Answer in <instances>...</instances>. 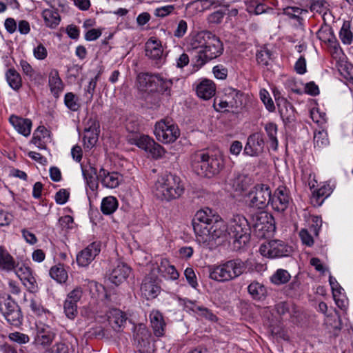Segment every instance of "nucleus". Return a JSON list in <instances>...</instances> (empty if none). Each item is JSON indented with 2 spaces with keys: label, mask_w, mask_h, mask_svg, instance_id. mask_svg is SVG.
Here are the masks:
<instances>
[{
  "label": "nucleus",
  "mask_w": 353,
  "mask_h": 353,
  "mask_svg": "<svg viewBox=\"0 0 353 353\" xmlns=\"http://www.w3.org/2000/svg\"><path fill=\"white\" fill-rule=\"evenodd\" d=\"M191 165L196 174L210 178L221 172L224 162L221 154L199 150L191 156Z\"/></svg>",
  "instance_id": "obj_1"
},
{
  "label": "nucleus",
  "mask_w": 353,
  "mask_h": 353,
  "mask_svg": "<svg viewBox=\"0 0 353 353\" xmlns=\"http://www.w3.org/2000/svg\"><path fill=\"white\" fill-rule=\"evenodd\" d=\"M184 191L185 188L181 179L175 174L167 172L158 176L153 187L154 195L157 199L168 202L180 198Z\"/></svg>",
  "instance_id": "obj_2"
},
{
  "label": "nucleus",
  "mask_w": 353,
  "mask_h": 353,
  "mask_svg": "<svg viewBox=\"0 0 353 353\" xmlns=\"http://www.w3.org/2000/svg\"><path fill=\"white\" fill-rule=\"evenodd\" d=\"M248 261L236 258L209 268V276L219 282L234 280L247 272Z\"/></svg>",
  "instance_id": "obj_3"
},
{
  "label": "nucleus",
  "mask_w": 353,
  "mask_h": 353,
  "mask_svg": "<svg viewBox=\"0 0 353 353\" xmlns=\"http://www.w3.org/2000/svg\"><path fill=\"white\" fill-rule=\"evenodd\" d=\"M229 239H233L235 250L245 248L250 241L251 226L246 218L241 214L232 216L227 223Z\"/></svg>",
  "instance_id": "obj_4"
},
{
  "label": "nucleus",
  "mask_w": 353,
  "mask_h": 353,
  "mask_svg": "<svg viewBox=\"0 0 353 353\" xmlns=\"http://www.w3.org/2000/svg\"><path fill=\"white\" fill-rule=\"evenodd\" d=\"M245 104V97L244 94L236 89L231 87L224 89V99H216L214 100V105L217 111H234L241 110Z\"/></svg>",
  "instance_id": "obj_5"
},
{
  "label": "nucleus",
  "mask_w": 353,
  "mask_h": 353,
  "mask_svg": "<svg viewBox=\"0 0 353 353\" xmlns=\"http://www.w3.org/2000/svg\"><path fill=\"white\" fill-rule=\"evenodd\" d=\"M223 52V45L218 37L211 34L205 45L203 50L194 56V64L201 68L209 61L220 57Z\"/></svg>",
  "instance_id": "obj_6"
},
{
  "label": "nucleus",
  "mask_w": 353,
  "mask_h": 353,
  "mask_svg": "<svg viewBox=\"0 0 353 353\" xmlns=\"http://www.w3.org/2000/svg\"><path fill=\"white\" fill-rule=\"evenodd\" d=\"M252 227L254 234L259 239L269 238L276 230L274 217L265 211L252 215Z\"/></svg>",
  "instance_id": "obj_7"
},
{
  "label": "nucleus",
  "mask_w": 353,
  "mask_h": 353,
  "mask_svg": "<svg viewBox=\"0 0 353 353\" xmlns=\"http://www.w3.org/2000/svg\"><path fill=\"white\" fill-rule=\"evenodd\" d=\"M154 134L159 141L170 143L174 142L180 136V130L171 119L166 118L155 124Z\"/></svg>",
  "instance_id": "obj_8"
},
{
  "label": "nucleus",
  "mask_w": 353,
  "mask_h": 353,
  "mask_svg": "<svg viewBox=\"0 0 353 353\" xmlns=\"http://www.w3.org/2000/svg\"><path fill=\"white\" fill-rule=\"evenodd\" d=\"M262 256L274 259L288 256L292 252V248L281 240H271L262 243L259 248Z\"/></svg>",
  "instance_id": "obj_9"
},
{
  "label": "nucleus",
  "mask_w": 353,
  "mask_h": 353,
  "mask_svg": "<svg viewBox=\"0 0 353 353\" xmlns=\"http://www.w3.org/2000/svg\"><path fill=\"white\" fill-rule=\"evenodd\" d=\"M219 218V216L214 214L209 208L197 211L192 220L193 229L196 237L201 234L205 236V234L208 232L207 228Z\"/></svg>",
  "instance_id": "obj_10"
},
{
  "label": "nucleus",
  "mask_w": 353,
  "mask_h": 353,
  "mask_svg": "<svg viewBox=\"0 0 353 353\" xmlns=\"http://www.w3.org/2000/svg\"><path fill=\"white\" fill-rule=\"evenodd\" d=\"M250 205L257 209H265L271 201V190L266 184H257L249 193Z\"/></svg>",
  "instance_id": "obj_11"
},
{
  "label": "nucleus",
  "mask_w": 353,
  "mask_h": 353,
  "mask_svg": "<svg viewBox=\"0 0 353 353\" xmlns=\"http://www.w3.org/2000/svg\"><path fill=\"white\" fill-rule=\"evenodd\" d=\"M205 236L201 234L197 238L200 242L206 243L210 242L217 239H225V240H230L229 239V233L228 230V225L220 217L216 219L214 223L207 228Z\"/></svg>",
  "instance_id": "obj_12"
},
{
  "label": "nucleus",
  "mask_w": 353,
  "mask_h": 353,
  "mask_svg": "<svg viewBox=\"0 0 353 353\" xmlns=\"http://www.w3.org/2000/svg\"><path fill=\"white\" fill-rule=\"evenodd\" d=\"M0 310L10 325L19 327L22 324L23 315L21 309L10 296L0 307Z\"/></svg>",
  "instance_id": "obj_13"
},
{
  "label": "nucleus",
  "mask_w": 353,
  "mask_h": 353,
  "mask_svg": "<svg viewBox=\"0 0 353 353\" xmlns=\"http://www.w3.org/2000/svg\"><path fill=\"white\" fill-rule=\"evenodd\" d=\"M141 296L146 299L156 298L161 292V287L157 275L150 273L143 279L140 288Z\"/></svg>",
  "instance_id": "obj_14"
},
{
  "label": "nucleus",
  "mask_w": 353,
  "mask_h": 353,
  "mask_svg": "<svg viewBox=\"0 0 353 353\" xmlns=\"http://www.w3.org/2000/svg\"><path fill=\"white\" fill-rule=\"evenodd\" d=\"M265 141L263 136L260 132L250 134L247 139L243 153L250 157H258L264 150Z\"/></svg>",
  "instance_id": "obj_15"
},
{
  "label": "nucleus",
  "mask_w": 353,
  "mask_h": 353,
  "mask_svg": "<svg viewBox=\"0 0 353 353\" xmlns=\"http://www.w3.org/2000/svg\"><path fill=\"white\" fill-rule=\"evenodd\" d=\"M275 100L278 106L280 117L284 124H291L296 120L295 109L294 106L284 97H277L274 91Z\"/></svg>",
  "instance_id": "obj_16"
},
{
  "label": "nucleus",
  "mask_w": 353,
  "mask_h": 353,
  "mask_svg": "<svg viewBox=\"0 0 353 353\" xmlns=\"http://www.w3.org/2000/svg\"><path fill=\"white\" fill-rule=\"evenodd\" d=\"M101 243L94 241L89 244L77 255V262L79 266H88L100 253Z\"/></svg>",
  "instance_id": "obj_17"
},
{
  "label": "nucleus",
  "mask_w": 353,
  "mask_h": 353,
  "mask_svg": "<svg viewBox=\"0 0 353 353\" xmlns=\"http://www.w3.org/2000/svg\"><path fill=\"white\" fill-rule=\"evenodd\" d=\"M289 191L285 186H279L271 194L270 204L272 208L278 212L285 211L289 205Z\"/></svg>",
  "instance_id": "obj_18"
},
{
  "label": "nucleus",
  "mask_w": 353,
  "mask_h": 353,
  "mask_svg": "<svg viewBox=\"0 0 353 353\" xmlns=\"http://www.w3.org/2000/svg\"><path fill=\"white\" fill-rule=\"evenodd\" d=\"M145 55L155 61L157 68L163 64V49L161 43L157 39L150 38L145 43Z\"/></svg>",
  "instance_id": "obj_19"
},
{
  "label": "nucleus",
  "mask_w": 353,
  "mask_h": 353,
  "mask_svg": "<svg viewBox=\"0 0 353 353\" xmlns=\"http://www.w3.org/2000/svg\"><path fill=\"white\" fill-rule=\"evenodd\" d=\"M131 272L130 268L123 262H118L108 274V279L116 285L124 282Z\"/></svg>",
  "instance_id": "obj_20"
},
{
  "label": "nucleus",
  "mask_w": 353,
  "mask_h": 353,
  "mask_svg": "<svg viewBox=\"0 0 353 353\" xmlns=\"http://www.w3.org/2000/svg\"><path fill=\"white\" fill-rule=\"evenodd\" d=\"M160 74H152L149 72L140 73L137 76V81L139 85L143 89L150 90V91H157L159 90Z\"/></svg>",
  "instance_id": "obj_21"
},
{
  "label": "nucleus",
  "mask_w": 353,
  "mask_h": 353,
  "mask_svg": "<svg viewBox=\"0 0 353 353\" xmlns=\"http://www.w3.org/2000/svg\"><path fill=\"white\" fill-rule=\"evenodd\" d=\"M134 341L137 343L139 351L144 353L145 349L150 346V333L146 326L139 324L134 328Z\"/></svg>",
  "instance_id": "obj_22"
},
{
  "label": "nucleus",
  "mask_w": 353,
  "mask_h": 353,
  "mask_svg": "<svg viewBox=\"0 0 353 353\" xmlns=\"http://www.w3.org/2000/svg\"><path fill=\"white\" fill-rule=\"evenodd\" d=\"M149 318L154 334L157 337L164 336L166 323L163 314L159 310H152L149 315Z\"/></svg>",
  "instance_id": "obj_23"
},
{
  "label": "nucleus",
  "mask_w": 353,
  "mask_h": 353,
  "mask_svg": "<svg viewBox=\"0 0 353 353\" xmlns=\"http://www.w3.org/2000/svg\"><path fill=\"white\" fill-rule=\"evenodd\" d=\"M55 337V333L52 329L46 325H41L37 326V336L35 338V343L43 347L49 346Z\"/></svg>",
  "instance_id": "obj_24"
},
{
  "label": "nucleus",
  "mask_w": 353,
  "mask_h": 353,
  "mask_svg": "<svg viewBox=\"0 0 353 353\" xmlns=\"http://www.w3.org/2000/svg\"><path fill=\"white\" fill-rule=\"evenodd\" d=\"M196 92L199 97L204 100H208L214 96L216 85L213 81L204 79L197 84Z\"/></svg>",
  "instance_id": "obj_25"
},
{
  "label": "nucleus",
  "mask_w": 353,
  "mask_h": 353,
  "mask_svg": "<svg viewBox=\"0 0 353 353\" xmlns=\"http://www.w3.org/2000/svg\"><path fill=\"white\" fill-rule=\"evenodd\" d=\"M48 85L52 94L55 98H59L63 90V83L59 77V71L57 69H52L49 72Z\"/></svg>",
  "instance_id": "obj_26"
},
{
  "label": "nucleus",
  "mask_w": 353,
  "mask_h": 353,
  "mask_svg": "<svg viewBox=\"0 0 353 353\" xmlns=\"http://www.w3.org/2000/svg\"><path fill=\"white\" fill-rule=\"evenodd\" d=\"M9 121L19 134L24 137H28L30 134L32 128V121L30 119L12 115Z\"/></svg>",
  "instance_id": "obj_27"
},
{
  "label": "nucleus",
  "mask_w": 353,
  "mask_h": 353,
  "mask_svg": "<svg viewBox=\"0 0 353 353\" xmlns=\"http://www.w3.org/2000/svg\"><path fill=\"white\" fill-rule=\"evenodd\" d=\"M99 179L102 185L108 188H115L120 183V176L118 172H110L103 168L99 170Z\"/></svg>",
  "instance_id": "obj_28"
},
{
  "label": "nucleus",
  "mask_w": 353,
  "mask_h": 353,
  "mask_svg": "<svg viewBox=\"0 0 353 353\" xmlns=\"http://www.w3.org/2000/svg\"><path fill=\"white\" fill-rule=\"evenodd\" d=\"M212 32L209 31H202L192 36L188 44V50H196V54L199 51L203 50L207 39H209Z\"/></svg>",
  "instance_id": "obj_29"
},
{
  "label": "nucleus",
  "mask_w": 353,
  "mask_h": 353,
  "mask_svg": "<svg viewBox=\"0 0 353 353\" xmlns=\"http://www.w3.org/2000/svg\"><path fill=\"white\" fill-rule=\"evenodd\" d=\"M50 141V132L44 126H39L33 134L32 143L40 150H43L46 149V143Z\"/></svg>",
  "instance_id": "obj_30"
},
{
  "label": "nucleus",
  "mask_w": 353,
  "mask_h": 353,
  "mask_svg": "<svg viewBox=\"0 0 353 353\" xmlns=\"http://www.w3.org/2000/svg\"><path fill=\"white\" fill-rule=\"evenodd\" d=\"M82 174L87 185L92 191H95L99 187V174L95 168L90 166L89 169L82 168Z\"/></svg>",
  "instance_id": "obj_31"
},
{
  "label": "nucleus",
  "mask_w": 353,
  "mask_h": 353,
  "mask_svg": "<svg viewBox=\"0 0 353 353\" xmlns=\"http://www.w3.org/2000/svg\"><path fill=\"white\" fill-rule=\"evenodd\" d=\"M128 140L130 143L135 145L139 148L144 150L146 152L148 150V148L151 147L152 143H153L154 141V139H152L148 135H141L138 134H134L128 136Z\"/></svg>",
  "instance_id": "obj_32"
},
{
  "label": "nucleus",
  "mask_w": 353,
  "mask_h": 353,
  "mask_svg": "<svg viewBox=\"0 0 353 353\" xmlns=\"http://www.w3.org/2000/svg\"><path fill=\"white\" fill-rule=\"evenodd\" d=\"M110 323L114 330L119 331L126 322L125 314L119 309H113L108 316Z\"/></svg>",
  "instance_id": "obj_33"
},
{
  "label": "nucleus",
  "mask_w": 353,
  "mask_h": 353,
  "mask_svg": "<svg viewBox=\"0 0 353 353\" xmlns=\"http://www.w3.org/2000/svg\"><path fill=\"white\" fill-rule=\"evenodd\" d=\"M248 291L252 299L256 301L265 299L268 294L265 285L257 281L252 282L248 287Z\"/></svg>",
  "instance_id": "obj_34"
},
{
  "label": "nucleus",
  "mask_w": 353,
  "mask_h": 353,
  "mask_svg": "<svg viewBox=\"0 0 353 353\" xmlns=\"http://www.w3.org/2000/svg\"><path fill=\"white\" fill-rule=\"evenodd\" d=\"M16 263L14 258L3 246H0V269L8 272L14 270Z\"/></svg>",
  "instance_id": "obj_35"
},
{
  "label": "nucleus",
  "mask_w": 353,
  "mask_h": 353,
  "mask_svg": "<svg viewBox=\"0 0 353 353\" xmlns=\"http://www.w3.org/2000/svg\"><path fill=\"white\" fill-rule=\"evenodd\" d=\"M6 79L9 86L15 91L22 87V79L20 74L14 68H9L6 72Z\"/></svg>",
  "instance_id": "obj_36"
},
{
  "label": "nucleus",
  "mask_w": 353,
  "mask_h": 353,
  "mask_svg": "<svg viewBox=\"0 0 353 353\" xmlns=\"http://www.w3.org/2000/svg\"><path fill=\"white\" fill-rule=\"evenodd\" d=\"M159 270L165 277L172 280H176L179 276V274L175 267L171 265L166 259H161Z\"/></svg>",
  "instance_id": "obj_37"
},
{
  "label": "nucleus",
  "mask_w": 353,
  "mask_h": 353,
  "mask_svg": "<svg viewBox=\"0 0 353 353\" xmlns=\"http://www.w3.org/2000/svg\"><path fill=\"white\" fill-rule=\"evenodd\" d=\"M45 23L46 26L54 29L57 27L61 21V17L56 10L46 9L42 12Z\"/></svg>",
  "instance_id": "obj_38"
},
{
  "label": "nucleus",
  "mask_w": 353,
  "mask_h": 353,
  "mask_svg": "<svg viewBox=\"0 0 353 353\" xmlns=\"http://www.w3.org/2000/svg\"><path fill=\"white\" fill-rule=\"evenodd\" d=\"M50 276L59 283H65L68 279V272L62 264L52 266L49 272Z\"/></svg>",
  "instance_id": "obj_39"
},
{
  "label": "nucleus",
  "mask_w": 353,
  "mask_h": 353,
  "mask_svg": "<svg viewBox=\"0 0 353 353\" xmlns=\"http://www.w3.org/2000/svg\"><path fill=\"white\" fill-rule=\"evenodd\" d=\"M339 38L345 45H350L353 41V33L351 31V23L345 21L339 31Z\"/></svg>",
  "instance_id": "obj_40"
},
{
  "label": "nucleus",
  "mask_w": 353,
  "mask_h": 353,
  "mask_svg": "<svg viewBox=\"0 0 353 353\" xmlns=\"http://www.w3.org/2000/svg\"><path fill=\"white\" fill-rule=\"evenodd\" d=\"M117 200L114 196H108L102 200L101 210L104 214H111L117 208Z\"/></svg>",
  "instance_id": "obj_41"
},
{
  "label": "nucleus",
  "mask_w": 353,
  "mask_h": 353,
  "mask_svg": "<svg viewBox=\"0 0 353 353\" xmlns=\"http://www.w3.org/2000/svg\"><path fill=\"white\" fill-rule=\"evenodd\" d=\"M265 130L270 141L271 147L274 150H277L279 144L278 139L276 137L277 125L272 122L268 123L265 125Z\"/></svg>",
  "instance_id": "obj_42"
},
{
  "label": "nucleus",
  "mask_w": 353,
  "mask_h": 353,
  "mask_svg": "<svg viewBox=\"0 0 353 353\" xmlns=\"http://www.w3.org/2000/svg\"><path fill=\"white\" fill-rule=\"evenodd\" d=\"M291 278L290 273L283 269L277 270L271 276L272 283L279 285L288 283Z\"/></svg>",
  "instance_id": "obj_43"
},
{
  "label": "nucleus",
  "mask_w": 353,
  "mask_h": 353,
  "mask_svg": "<svg viewBox=\"0 0 353 353\" xmlns=\"http://www.w3.org/2000/svg\"><path fill=\"white\" fill-rule=\"evenodd\" d=\"M250 179L244 174H237L232 180V185L235 191L243 192L247 189Z\"/></svg>",
  "instance_id": "obj_44"
},
{
  "label": "nucleus",
  "mask_w": 353,
  "mask_h": 353,
  "mask_svg": "<svg viewBox=\"0 0 353 353\" xmlns=\"http://www.w3.org/2000/svg\"><path fill=\"white\" fill-rule=\"evenodd\" d=\"M64 103L69 110L73 112L78 111L81 107L78 97L72 92H68L65 94Z\"/></svg>",
  "instance_id": "obj_45"
},
{
  "label": "nucleus",
  "mask_w": 353,
  "mask_h": 353,
  "mask_svg": "<svg viewBox=\"0 0 353 353\" xmlns=\"http://www.w3.org/2000/svg\"><path fill=\"white\" fill-rule=\"evenodd\" d=\"M316 37L324 43H330L336 37L331 27L325 26L321 27L316 32Z\"/></svg>",
  "instance_id": "obj_46"
},
{
  "label": "nucleus",
  "mask_w": 353,
  "mask_h": 353,
  "mask_svg": "<svg viewBox=\"0 0 353 353\" xmlns=\"http://www.w3.org/2000/svg\"><path fill=\"white\" fill-rule=\"evenodd\" d=\"M256 58L258 64L262 67H268L272 59V52L267 48H263L256 53Z\"/></svg>",
  "instance_id": "obj_47"
},
{
  "label": "nucleus",
  "mask_w": 353,
  "mask_h": 353,
  "mask_svg": "<svg viewBox=\"0 0 353 353\" xmlns=\"http://www.w3.org/2000/svg\"><path fill=\"white\" fill-rule=\"evenodd\" d=\"M99 132L84 130L83 141L84 146L88 149L92 148L97 143Z\"/></svg>",
  "instance_id": "obj_48"
},
{
  "label": "nucleus",
  "mask_w": 353,
  "mask_h": 353,
  "mask_svg": "<svg viewBox=\"0 0 353 353\" xmlns=\"http://www.w3.org/2000/svg\"><path fill=\"white\" fill-rule=\"evenodd\" d=\"M64 313L70 319H74L78 314L77 303L65 300L63 303Z\"/></svg>",
  "instance_id": "obj_49"
},
{
  "label": "nucleus",
  "mask_w": 353,
  "mask_h": 353,
  "mask_svg": "<svg viewBox=\"0 0 353 353\" xmlns=\"http://www.w3.org/2000/svg\"><path fill=\"white\" fill-rule=\"evenodd\" d=\"M99 76L100 73H98V74L94 78L91 79L87 88L85 90L84 97L85 98V103L87 104L90 103L92 100L94 92L96 88L97 82L99 78Z\"/></svg>",
  "instance_id": "obj_50"
},
{
  "label": "nucleus",
  "mask_w": 353,
  "mask_h": 353,
  "mask_svg": "<svg viewBox=\"0 0 353 353\" xmlns=\"http://www.w3.org/2000/svg\"><path fill=\"white\" fill-rule=\"evenodd\" d=\"M329 143L327 133L322 130L315 132L314 134V147L322 148Z\"/></svg>",
  "instance_id": "obj_51"
},
{
  "label": "nucleus",
  "mask_w": 353,
  "mask_h": 353,
  "mask_svg": "<svg viewBox=\"0 0 353 353\" xmlns=\"http://www.w3.org/2000/svg\"><path fill=\"white\" fill-rule=\"evenodd\" d=\"M260 98H261V100L264 103V105H265L266 109L269 112L274 111L275 106H274V102H273L269 92L266 90H265V89L261 90Z\"/></svg>",
  "instance_id": "obj_52"
},
{
  "label": "nucleus",
  "mask_w": 353,
  "mask_h": 353,
  "mask_svg": "<svg viewBox=\"0 0 353 353\" xmlns=\"http://www.w3.org/2000/svg\"><path fill=\"white\" fill-rule=\"evenodd\" d=\"M19 265V264L16 265L14 270L16 274L21 281H23L26 278L27 279V277H29L32 274V270L29 266L24 264H22L20 266Z\"/></svg>",
  "instance_id": "obj_53"
},
{
  "label": "nucleus",
  "mask_w": 353,
  "mask_h": 353,
  "mask_svg": "<svg viewBox=\"0 0 353 353\" xmlns=\"http://www.w3.org/2000/svg\"><path fill=\"white\" fill-rule=\"evenodd\" d=\"M147 152H149L152 157L156 159L161 158L165 154L164 148L161 145L156 143L154 140L153 141V143H152L151 147L148 148Z\"/></svg>",
  "instance_id": "obj_54"
},
{
  "label": "nucleus",
  "mask_w": 353,
  "mask_h": 353,
  "mask_svg": "<svg viewBox=\"0 0 353 353\" xmlns=\"http://www.w3.org/2000/svg\"><path fill=\"white\" fill-rule=\"evenodd\" d=\"M8 338L12 341L17 343L20 345L26 344V343H28L30 341V337L27 334L19 332H14L10 333L8 335Z\"/></svg>",
  "instance_id": "obj_55"
},
{
  "label": "nucleus",
  "mask_w": 353,
  "mask_h": 353,
  "mask_svg": "<svg viewBox=\"0 0 353 353\" xmlns=\"http://www.w3.org/2000/svg\"><path fill=\"white\" fill-rule=\"evenodd\" d=\"M159 81V90L157 91L162 93H166L167 94H170L171 88L173 84L172 79H164L161 76Z\"/></svg>",
  "instance_id": "obj_56"
},
{
  "label": "nucleus",
  "mask_w": 353,
  "mask_h": 353,
  "mask_svg": "<svg viewBox=\"0 0 353 353\" xmlns=\"http://www.w3.org/2000/svg\"><path fill=\"white\" fill-rule=\"evenodd\" d=\"M21 281L30 292L34 293L38 291V285L36 279L32 274Z\"/></svg>",
  "instance_id": "obj_57"
},
{
  "label": "nucleus",
  "mask_w": 353,
  "mask_h": 353,
  "mask_svg": "<svg viewBox=\"0 0 353 353\" xmlns=\"http://www.w3.org/2000/svg\"><path fill=\"white\" fill-rule=\"evenodd\" d=\"M184 274L188 283L191 285V287L196 288L198 285V283L193 269L192 268H187L185 270Z\"/></svg>",
  "instance_id": "obj_58"
},
{
  "label": "nucleus",
  "mask_w": 353,
  "mask_h": 353,
  "mask_svg": "<svg viewBox=\"0 0 353 353\" xmlns=\"http://www.w3.org/2000/svg\"><path fill=\"white\" fill-rule=\"evenodd\" d=\"M82 295L83 291L81 288L77 287L68 294L65 300L71 301V302L77 303L82 297Z\"/></svg>",
  "instance_id": "obj_59"
},
{
  "label": "nucleus",
  "mask_w": 353,
  "mask_h": 353,
  "mask_svg": "<svg viewBox=\"0 0 353 353\" xmlns=\"http://www.w3.org/2000/svg\"><path fill=\"white\" fill-rule=\"evenodd\" d=\"M33 54L38 60H43L47 57L48 51L46 47L41 43L33 49Z\"/></svg>",
  "instance_id": "obj_60"
},
{
  "label": "nucleus",
  "mask_w": 353,
  "mask_h": 353,
  "mask_svg": "<svg viewBox=\"0 0 353 353\" xmlns=\"http://www.w3.org/2000/svg\"><path fill=\"white\" fill-rule=\"evenodd\" d=\"M70 196V192L65 189L59 190L54 196L55 201L57 204L63 205L65 204Z\"/></svg>",
  "instance_id": "obj_61"
},
{
  "label": "nucleus",
  "mask_w": 353,
  "mask_h": 353,
  "mask_svg": "<svg viewBox=\"0 0 353 353\" xmlns=\"http://www.w3.org/2000/svg\"><path fill=\"white\" fill-rule=\"evenodd\" d=\"M212 72L214 77L221 80H224L228 77V69L221 65H215L212 68Z\"/></svg>",
  "instance_id": "obj_62"
},
{
  "label": "nucleus",
  "mask_w": 353,
  "mask_h": 353,
  "mask_svg": "<svg viewBox=\"0 0 353 353\" xmlns=\"http://www.w3.org/2000/svg\"><path fill=\"white\" fill-rule=\"evenodd\" d=\"M180 304L183 305L187 310H191L197 313L199 312L201 306L196 304L195 301H191L188 299H179Z\"/></svg>",
  "instance_id": "obj_63"
},
{
  "label": "nucleus",
  "mask_w": 353,
  "mask_h": 353,
  "mask_svg": "<svg viewBox=\"0 0 353 353\" xmlns=\"http://www.w3.org/2000/svg\"><path fill=\"white\" fill-rule=\"evenodd\" d=\"M188 29V24L185 20H181L178 23L177 27L174 30V35L176 37L181 38L184 36Z\"/></svg>",
  "instance_id": "obj_64"
}]
</instances>
